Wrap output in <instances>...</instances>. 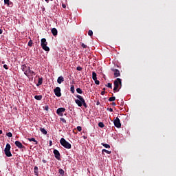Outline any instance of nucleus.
<instances>
[{
  "label": "nucleus",
  "instance_id": "1",
  "mask_svg": "<svg viewBox=\"0 0 176 176\" xmlns=\"http://www.w3.org/2000/svg\"><path fill=\"white\" fill-rule=\"evenodd\" d=\"M76 98H78V99L75 100L76 104L78 107H82L83 105L85 107V108L87 109V104L86 101L85 100V99L82 96H80V95H76Z\"/></svg>",
  "mask_w": 176,
  "mask_h": 176
},
{
  "label": "nucleus",
  "instance_id": "2",
  "mask_svg": "<svg viewBox=\"0 0 176 176\" xmlns=\"http://www.w3.org/2000/svg\"><path fill=\"white\" fill-rule=\"evenodd\" d=\"M114 88L113 92H119L120 89L122 88V80L120 78H117L113 82Z\"/></svg>",
  "mask_w": 176,
  "mask_h": 176
},
{
  "label": "nucleus",
  "instance_id": "3",
  "mask_svg": "<svg viewBox=\"0 0 176 176\" xmlns=\"http://www.w3.org/2000/svg\"><path fill=\"white\" fill-rule=\"evenodd\" d=\"M60 142V145L63 146L66 149H71L72 144H69V142H67L65 139H64V138H61Z\"/></svg>",
  "mask_w": 176,
  "mask_h": 176
},
{
  "label": "nucleus",
  "instance_id": "4",
  "mask_svg": "<svg viewBox=\"0 0 176 176\" xmlns=\"http://www.w3.org/2000/svg\"><path fill=\"white\" fill-rule=\"evenodd\" d=\"M48 43L46 41L45 38H42L41 41V45L42 47V49L46 52H49L50 50V49L49 48V47H47Z\"/></svg>",
  "mask_w": 176,
  "mask_h": 176
},
{
  "label": "nucleus",
  "instance_id": "5",
  "mask_svg": "<svg viewBox=\"0 0 176 176\" xmlns=\"http://www.w3.org/2000/svg\"><path fill=\"white\" fill-rule=\"evenodd\" d=\"M11 146L8 143L6 144V148H4V154L7 156V157H12V154L10 152Z\"/></svg>",
  "mask_w": 176,
  "mask_h": 176
},
{
  "label": "nucleus",
  "instance_id": "6",
  "mask_svg": "<svg viewBox=\"0 0 176 176\" xmlns=\"http://www.w3.org/2000/svg\"><path fill=\"white\" fill-rule=\"evenodd\" d=\"M22 71L24 72V74L27 76H30V72L29 71L31 69L30 67H28L25 65H22Z\"/></svg>",
  "mask_w": 176,
  "mask_h": 176
},
{
  "label": "nucleus",
  "instance_id": "7",
  "mask_svg": "<svg viewBox=\"0 0 176 176\" xmlns=\"http://www.w3.org/2000/svg\"><path fill=\"white\" fill-rule=\"evenodd\" d=\"M54 93L57 97H60L62 96L61 89L59 87H56V88L54 89Z\"/></svg>",
  "mask_w": 176,
  "mask_h": 176
},
{
  "label": "nucleus",
  "instance_id": "8",
  "mask_svg": "<svg viewBox=\"0 0 176 176\" xmlns=\"http://www.w3.org/2000/svg\"><path fill=\"white\" fill-rule=\"evenodd\" d=\"M113 124L118 129H120L122 126V124L119 118H116V119L113 120Z\"/></svg>",
  "mask_w": 176,
  "mask_h": 176
},
{
  "label": "nucleus",
  "instance_id": "9",
  "mask_svg": "<svg viewBox=\"0 0 176 176\" xmlns=\"http://www.w3.org/2000/svg\"><path fill=\"white\" fill-rule=\"evenodd\" d=\"M66 109L64 107H60L56 110V113L59 116L63 117V113L65 112Z\"/></svg>",
  "mask_w": 176,
  "mask_h": 176
},
{
  "label": "nucleus",
  "instance_id": "10",
  "mask_svg": "<svg viewBox=\"0 0 176 176\" xmlns=\"http://www.w3.org/2000/svg\"><path fill=\"white\" fill-rule=\"evenodd\" d=\"M54 155L55 158L58 160H60V153H59L58 150L54 149Z\"/></svg>",
  "mask_w": 176,
  "mask_h": 176
},
{
  "label": "nucleus",
  "instance_id": "11",
  "mask_svg": "<svg viewBox=\"0 0 176 176\" xmlns=\"http://www.w3.org/2000/svg\"><path fill=\"white\" fill-rule=\"evenodd\" d=\"M15 146L19 148V149H22L25 148L24 145H23L20 141H15Z\"/></svg>",
  "mask_w": 176,
  "mask_h": 176
},
{
  "label": "nucleus",
  "instance_id": "12",
  "mask_svg": "<svg viewBox=\"0 0 176 176\" xmlns=\"http://www.w3.org/2000/svg\"><path fill=\"white\" fill-rule=\"evenodd\" d=\"M112 71L114 72V77H119L120 76V73L119 72V69H112Z\"/></svg>",
  "mask_w": 176,
  "mask_h": 176
},
{
  "label": "nucleus",
  "instance_id": "13",
  "mask_svg": "<svg viewBox=\"0 0 176 176\" xmlns=\"http://www.w3.org/2000/svg\"><path fill=\"white\" fill-rule=\"evenodd\" d=\"M51 32L52 33L54 36H56V35H58V30L55 28L52 29Z\"/></svg>",
  "mask_w": 176,
  "mask_h": 176
},
{
  "label": "nucleus",
  "instance_id": "14",
  "mask_svg": "<svg viewBox=\"0 0 176 176\" xmlns=\"http://www.w3.org/2000/svg\"><path fill=\"white\" fill-rule=\"evenodd\" d=\"M64 80H65V79H64V78H63L62 76H59V77L57 78V82H58V84H61L62 82H63Z\"/></svg>",
  "mask_w": 176,
  "mask_h": 176
},
{
  "label": "nucleus",
  "instance_id": "15",
  "mask_svg": "<svg viewBox=\"0 0 176 176\" xmlns=\"http://www.w3.org/2000/svg\"><path fill=\"white\" fill-rule=\"evenodd\" d=\"M28 141L29 142H35V145H37L38 141L35 140V138H28Z\"/></svg>",
  "mask_w": 176,
  "mask_h": 176
},
{
  "label": "nucleus",
  "instance_id": "16",
  "mask_svg": "<svg viewBox=\"0 0 176 176\" xmlns=\"http://www.w3.org/2000/svg\"><path fill=\"white\" fill-rule=\"evenodd\" d=\"M42 83H43V78H39L38 81L36 84V87H40V85H41Z\"/></svg>",
  "mask_w": 176,
  "mask_h": 176
},
{
  "label": "nucleus",
  "instance_id": "17",
  "mask_svg": "<svg viewBox=\"0 0 176 176\" xmlns=\"http://www.w3.org/2000/svg\"><path fill=\"white\" fill-rule=\"evenodd\" d=\"M92 79L95 81L98 79L97 74L96 72H92Z\"/></svg>",
  "mask_w": 176,
  "mask_h": 176
},
{
  "label": "nucleus",
  "instance_id": "18",
  "mask_svg": "<svg viewBox=\"0 0 176 176\" xmlns=\"http://www.w3.org/2000/svg\"><path fill=\"white\" fill-rule=\"evenodd\" d=\"M42 98H43L42 95H36L34 96V99L36 100H41Z\"/></svg>",
  "mask_w": 176,
  "mask_h": 176
},
{
  "label": "nucleus",
  "instance_id": "19",
  "mask_svg": "<svg viewBox=\"0 0 176 176\" xmlns=\"http://www.w3.org/2000/svg\"><path fill=\"white\" fill-rule=\"evenodd\" d=\"M101 145L102 146L105 147L107 149H109V148H111V146L108 144L102 143Z\"/></svg>",
  "mask_w": 176,
  "mask_h": 176
},
{
  "label": "nucleus",
  "instance_id": "20",
  "mask_svg": "<svg viewBox=\"0 0 176 176\" xmlns=\"http://www.w3.org/2000/svg\"><path fill=\"white\" fill-rule=\"evenodd\" d=\"M40 131H41V133L44 135H47V132L46 130H45V128H40Z\"/></svg>",
  "mask_w": 176,
  "mask_h": 176
},
{
  "label": "nucleus",
  "instance_id": "21",
  "mask_svg": "<svg viewBox=\"0 0 176 176\" xmlns=\"http://www.w3.org/2000/svg\"><path fill=\"white\" fill-rule=\"evenodd\" d=\"M104 152L107 154H109V155L111 154V151H109V150H107V149H102V153H104Z\"/></svg>",
  "mask_w": 176,
  "mask_h": 176
},
{
  "label": "nucleus",
  "instance_id": "22",
  "mask_svg": "<svg viewBox=\"0 0 176 176\" xmlns=\"http://www.w3.org/2000/svg\"><path fill=\"white\" fill-rule=\"evenodd\" d=\"M28 73H29V76H35L36 75L35 72H33V70H31V69L29 70Z\"/></svg>",
  "mask_w": 176,
  "mask_h": 176
},
{
  "label": "nucleus",
  "instance_id": "23",
  "mask_svg": "<svg viewBox=\"0 0 176 176\" xmlns=\"http://www.w3.org/2000/svg\"><path fill=\"white\" fill-rule=\"evenodd\" d=\"M34 171L36 175H38V166H34Z\"/></svg>",
  "mask_w": 176,
  "mask_h": 176
},
{
  "label": "nucleus",
  "instance_id": "24",
  "mask_svg": "<svg viewBox=\"0 0 176 176\" xmlns=\"http://www.w3.org/2000/svg\"><path fill=\"white\" fill-rule=\"evenodd\" d=\"M98 126H100V127H101V129H103V127H104L105 126V124L103 123V122H99L98 123Z\"/></svg>",
  "mask_w": 176,
  "mask_h": 176
},
{
  "label": "nucleus",
  "instance_id": "25",
  "mask_svg": "<svg viewBox=\"0 0 176 176\" xmlns=\"http://www.w3.org/2000/svg\"><path fill=\"white\" fill-rule=\"evenodd\" d=\"M4 4L8 5V6H10V0H4Z\"/></svg>",
  "mask_w": 176,
  "mask_h": 176
},
{
  "label": "nucleus",
  "instance_id": "26",
  "mask_svg": "<svg viewBox=\"0 0 176 176\" xmlns=\"http://www.w3.org/2000/svg\"><path fill=\"white\" fill-rule=\"evenodd\" d=\"M59 173L60 175L63 176L65 175V171L63 169H59Z\"/></svg>",
  "mask_w": 176,
  "mask_h": 176
},
{
  "label": "nucleus",
  "instance_id": "27",
  "mask_svg": "<svg viewBox=\"0 0 176 176\" xmlns=\"http://www.w3.org/2000/svg\"><path fill=\"white\" fill-rule=\"evenodd\" d=\"M71 92L72 94H74L75 93V88H74V85H71Z\"/></svg>",
  "mask_w": 176,
  "mask_h": 176
},
{
  "label": "nucleus",
  "instance_id": "28",
  "mask_svg": "<svg viewBox=\"0 0 176 176\" xmlns=\"http://www.w3.org/2000/svg\"><path fill=\"white\" fill-rule=\"evenodd\" d=\"M76 92L80 94H82V90L80 88H78V89H76Z\"/></svg>",
  "mask_w": 176,
  "mask_h": 176
},
{
  "label": "nucleus",
  "instance_id": "29",
  "mask_svg": "<svg viewBox=\"0 0 176 176\" xmlns=\"http://www.w3.org/2000/svg\"><path fill=\"white\" fill-rule=\"evenodd\" d=\"M93 34H94V32H93L92 30H89V31H88V35H89V36H93Z\"/></svg>",
  "mask_w": 176,
  "mask_h": 176
},
{
  "label": "nucleus",
  "instance_id": "30",
  "mask_svg": "<svg viewBox=\"0 0 176 176\" xmlns=\"http://www.w3.org/2000/svg\"><path fill=\"white\" fill-rule=\"evenodd\" d=\"M33 45V41L32 40H30L29 43H28V46L29 47H32Z\"/></svg>",
  "mask_w": 176,
  "mask_h": 176
},
{
  "label": "nucleus",
  "instance_id": "31",
  "mask_svg": "<svg viewBox=\"0 0 176 176\" xmlns=\"http://www.w3.org/2000/svg\"><path fill=\"white\" fill-rule=\"evenodd\" d=\"M115 100H116V97H111L109 99V102H113V101H115Z\"/></svg>",
  "mask_w": 176,
  "mask_h": 176
},
{
  "label": "nucleus",
  "instance_id": "32",
  "mask_svg": "<svg viewBox=\"0 0 176 176\" xmlns=\"http://www.w3.org/2000/svg\"><path fill=\"white\" fill-rule=\"evenodd\" d=\"M6 135H7V136L8 137V138H12V133H11V132H8V133H6Z\"/></svg>",
  "mask_w": 176,
  "mask_h": 176
},
{
  "label": "nucleus",
  "instance_id": "33",
  "mask_svg": "<svg viewBox=\"0 0 176 176\" xmlns=\"http://www.w3.org/2000/svg\"><path fill=\"white\" fill-rule=\"evenodd\" d=\"M81 46L83 47V49H87V45H85L84 43L81 44Z\"/></svg>",
  "mask_w": 176,
  "mask_h": 176
},
{
  "label": "nucleus",
  "instance_id": "34",
  "mask_svg": "<svg viewBox=\"0 0 176 176\" xmlns=\"http://www.w3.org/2000/svg\"><path fill=\"white\" fill-rule=\"evenodd\" d=\"M107 87L110 88V89H112V84H111V82H108Z\"/></svg>",
  "mask_w": 176,
  "mask_h": 176
},
{
  "label": "nucleus",
  "instance_id": "35",
  "mask_svg": "<svg viewBox=\"0 0 176 176\" xmlns=\"http://www.w3.org/2000/svg\"><path fill=\"white\" fill-rule=\"evenodd\" d=\"M60 121L63 122V123H67V120L63 118H60Z\"/></svg>",
  "mask_w": 176,
  "mask_h": 176
},
{
  "label": "nucleus",
  "instance_id": "36",
  "mask_svg": "<svg viewBox=\"0 0 176 176\" xmlns=\"http://www.w3.org/2000/svg\"><path fill=\"white\" fill-rule=\"evenodd\" d=\"M77 71H82V67H81L80 66H78V67L76 68Z\"/></svg>",
  "mask_w": 176,
  "mask_h": 176
},
{
  "label": "nucleus",
  "instance_id": "37",
  "mask_svg": "<svg viewBox=\"0 0 176 176\" xmlns=\"http://www.w3.org/2000/svg\"><path fill=\"white\" fill-rule=\"evenodd\" d=\"M95 84L96 85H100V81L98 80V78H96V80H95Z\"/></svg>",
  "mask_w": 176,
  "mask_h": 176
},
{
  "label": "nucleus",
  "instance_id": "38",
  "mask_svg": "<svg viewBox=\"0 0 176 176\" xmlns=\"http://www.w3.org/2000/svg\"><path fill=\"white\" fill-rule=\"evenodd\" d=\"M3 67H4V69H6V70H8L9 69V67H8V65L6 64H5L3 65Z\"/></svg>",
  "mask_w": 176,
  "mask_h": 176
},
{
  "label": "nucleus",
  "instance_id": "39",
  "mask_svg": "<svg viewBox=\"0 0 176 176\" xmlns=\"http://www.w3.org/2000/svg\"><path fill=\"white\" fill-rule=\"evenodd\" d=\"M77 130L78 131H82V127L81 126H78L77 127Z\"/></svg>",
  "mask_w": 176,
  "mask_h": 176
},
{
  "label": "nucleus",
  "instance_id": "40",
  "mask_svg": "<svg viewBox=\"0 0 176 176\" xmlns=\"http://www.w3.org/2000/svg\"><path fill=\"white\" fill-rule=\"evenodd\" d=\"M45 109L46 111H49V106H48V105L45 106Z\"/></svg>",
  "mask_w": 176,
  "mask_h": 176
},
{
  "label": "nucleus",
  "instance_id": "41",
  "mask_svg": "<svg viewBox=\"0 0 176 176\" xmlns=\"http://www.w3.org/2000/svg\"><path fill=\"white\" fill-rule=\"evenodd\" d=\"M101 94H102V96H104V94H105V91H102Z\"/></svg>",
  "mask_w": 176,
  "mask_h": 176
},
{
  "label": "nucleus",
  "instance_id": "42",
  "mask_svg": "<svg viewBox=\"0 0 176 176\" xmlns=\"http://www.w3.org/2000/svg\"><path fill=\"white\" fill-rule=\"evenodd\" d=\"M107 110H109L110 112H113V110L111 108L110 109L108 108Z\"/></svg>",
  "mask_w": 176,
  "mask_h": 176
},
{
  "label": "nucleus",
  "instance_id": "43",
  "mask_svg": "<svg viewBox=\"0 0 176 176\" xmlns=\"http://www.w3.org/2000/svg\"><path fill=\"white\" fill-rule=\"evenodd\" d=\"M111 105L116 106V103L115 102H113L112 104H111Z\"/></svg>",
  "mask_w": 176,
  "mask_h": 176
},
{
  "label": "nucleus",
  "instance_id": "44",
  "mask_svg": "<svg viewBox=\"0 0 176 176\" xmlns=\"http://www.w3.org/2000/svg\"><path fill=\"white\" fill-rule=\"evenodd\" d=\"M50 146H52V140L50 141Z\"/></svg>",
  "mask_w": 176,
  "mask_h": 176
},
{
  "label": "nucleus",
  "instance_id": "45",
  "mask_svg": "<svg viewBox=\"0 0 176 176\" xmlns=\"http://www.w3.org/2000/svg\"><path fill=\"white\" fill-rule=\"evenodd\" d=\"M3 34V30H1V28H0V34Z\"/></svg>",
  "mask_w": 176,
  "mask_h": 176
},
{
  "label": "nucleus",
  "instance_id": "46",
  "mask_svg": "<svg viewBox=\"0 0 176 176\" xmlns=\"http://www.w3.org/2000/svg\"><path fill=\"white\" fill-rule=\"evenodd\" d=\"M62 6H63V8H67V6L65 4H63Z\"/></svg>",
  "mask_w": 176,
  "mask_h": 176
},
{
  "label": "nucleus",
  "instance_id": "47",
  "mask_svg": "<svg viewBox=\"0 0 176 176\" xmlns=\"http://www.w3.org/2000/svg\"><path fill=\"white\" fill-rule=\"evenodd\" d=\"M43 163L45 164V163H47V161L45 160H43Z\"/></svg>",
  "mask_w": 176,
  "mask_h": 176
},
{
  "label": "nucleus",
  "instance_id": "48",
  "mask_svg": "<svg viewBox=\"0 0 176 176\" xmlns=\"http://www.w3.org/2000/svg\"><path fill=\"white\" fill-rule=\"evenodd\" d=\"M2 133H3V131L0 130V134H2Z\"/></svg>",
  "mask_w": 176,
  "mask_h": 176
},
{
  "label": "nucleus",
  "instance_id": "49",
  "mask_svg": "<svg viewBox=\"0 0 176 176\" xmlns=\"http://www.w3.org/2000/svg\"><path fill=\"white\" fill-rule=\"evenodd\" d=\"M96 104L97 105L100 104V102H97Z\"/></svg>",
  "mask_w": 176,
  "mask_h": 176
},
{
  "label": "nucleus",
  "instance_id": "50",
  "mask_svg": "<svg viewBox=\"0 0 176 176\" xmlns=\"http://www.w3.org/2000/svg\"><path fill=\"white\" fill-rule=\"evenodd\" d=\"M1 63H2V64H5V61H2Z\"/></svg>",
  "mask_w": 176,
  "mask_h": 176
},
{
  "label": "nucleus",
  "instance_id": "51",
  "mask_svg": "<svg viewBox=\"0 0 176 176\" xmlns=\"http://www.w3.org/2000/svg\"><path fill=\"white\" fill-rule=\"evenodd\" d=\"M105 89H106L105 88L102 89L103 91H105Z\"/></svg>",
  "mask_w": 176,
  "mask_h": 176
},
{
  "label": "nucleus",
  "instance_id": "52",
  "mask_svg": "<svg viewBox=\"0 0 176 176\" xmlns=\"http://www.w3.org/2000/svg\"><path fill=\"white\" fill-rule=\"evenodd\" d=\"M45 1H47V2H48L49 1V0H45Z\"/></svg>",
  "mask_w": 176,
  "mask_h": 176
}]
</instances>
